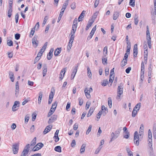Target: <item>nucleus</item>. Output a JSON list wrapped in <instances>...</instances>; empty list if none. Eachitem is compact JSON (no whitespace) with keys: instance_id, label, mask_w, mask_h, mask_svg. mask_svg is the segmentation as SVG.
I'll return each instance as SVG.
<instances>
[{"instance_id":"obj_1","label":"nucleus","mask_w":156,"mask_h":156,"mask_svg":"<svg viewBox=\"0 0 156 156\" xmlns=\"http://www.w3.org/2000/svg\"><path fill=\"white\" fill-rule=\"evenodd\" d=\"M123 84L121 83L118 86L117 89L118 95L117 97V99H120L121 95L122 94L123 90Z\"/></svg>"},{"instance_id":"obj_2","label":"nucleus","mask_w":156,"mask_h":156,"mask_svg":"<svg viewBox=\"0 0 156 156\" xmlns=\"http://www.w3.org/2000/svg\"><path fill=\"white\" fill-rule=\"evenodd\" d=\"M139 138L137 131H135L134 135V142L136 146H138L139 144Z\"/></svg>"},{"instance_id":"obj_3","label":"nucleus","mask_w":156,"mask_h":156,"mask_svg":"<svg viewBox=\"0 0 156 156\" xmlns=\"http://www.w3.org/2000/svg\"><path fill=\"white\" fill-rule=\"evenodd\" d=\"M44 146V144L41 143H39L32 149V151H35L41 149Z\"/></svg>"},{"instance_id":"obj_4","label":"nucleus","mask_w":156,"mask_h":156,"mask_svg":"<svg viewBox=\"0 0 156 156\" xmlns=\"http://www.w3.org/2000/svg\"><path fill=\"white\" fill-rule=\"evenodd\" d=\"M12 151L13 153L16 154L17 153L19 149V145L18 144H13L12 146Z\"/></svg>"},{"instance_id":"obj_5","label":"nucleus","mask_w":156,"mask_h":156,"mask_svg":"<svg viewBox=\"0 0 156 156\" xmlns=\"http://www.w3.org/2000/svg\"><path fill=\"white\" fill-rule=\"evenodd\" d=\"M32 44L35 48H36L38 44V41L37 40V37L35 35L32 39Z\"/></svg>"},{"instance_id":"obj_6","label":"nucleus","mask_w":156,"mask_h":156,"mask_svg":"<svg viewBox=\"0 0 156 156\" xmlns=\"http://www.w3.org/2000/svg\"><path fill=\"white\" fill-rule=\"evenodd\" d=\"M57 115H53L51 118L49 119L48 123V124H50L54 122L57 119Z\"/></svg>"},{"instance_id":"obj_7","label":"nucleus","mask_w":156,"mask_h":156,"mask_svg":"<svg viewBox=\"0 0 156 156\" xmlns=\"http://www.w3.org/2000/svg\"><path fill=\"white\" fill-rule=\"evenodd\" d=\"M52 127V126L51 125H49L47 126L44 130L43 133L44 134H45L49 131H50Z\"/></svg>"},{"instance_id":"obj_8","label":"nucleus","mask_w":156,"mask_h":156,"mask_svg":"<svg viewBox=\"0 0 156 156\" xmlns=\"http://www.w3.org/2000/svg\"><path fill=\"white\" fill-rule=\"evenodd\" d=\"M133 54L134 57H136L137 55V45L136 44L134 46L133 50Z\"/></svg>"},{"instance_id":"obj_9","label":"nucleus","mask_w":156,"mask_h":156,"mask_svg":"<svg viewBox=\"0 0 156 156\" xmlns=\"http://www.w3.org/2000/svg\"><path fill=\"white\" fill-rule=\"evenodd\" d=\"M77 67L78 66H75V67L74 69L73 70V71L71 74V80L73 79L74 78L77 71Z\"/></svg>"},{"instance_id":"obj_10","label":"nucleus","mask_w":156,"mask_h":156,"mask_svg":"<svg viewBox=\"0 0 156 156\" xmlns=\"http://www.w3.org/2000/svg\"><path fill=\"white\" fill-rule=\"evenodd\" d=\"M119 136L115 134L114 132H112L111 133V135L110 140L109 141V143H110L112 141L115 140Z\"/></svg>"},{"instance_id":"obj_11","label":"nucleus","mask_w":156,"mask_h":156,"mask_svg":"<svg viewBox=\"0 0 156 156\" xmlns=\"http://www.w3.org/2000/svg\"><path fill=\"white\" fill-rule=\"evenodd\" d=\"M20 104V102L18 101H16L13 105V106L12 108V111L14 112L16 111L17 109H16V107H19V105Z\"/></svg>"},{"instance_id":"obj_12","label":"nucleus","mask_w":156,"mask_h":156,"mask_svg":"<svg viewBox=\"0 0 156 156\" xmlns=\"http://www.w3.org/2000/svg\"><path fill=\"white\" fill-rule=\"evenodd\" d=\"M147 30H146V39L147 40H151V37L150 36V34L149 31V27L148 26H147L146 27Z\"/></svg>"},{"instance_id":"obj_13","label":"nucleus","mask_w":156,"mask_h":156,"mask_svg":"<svg viewBox=\"0 0 156 156\" xmlns=\"http://www.w3.org/2000/svg\"><path fill=\"white\" fill-rule=\"evenodd\" d=\"M66 68H65L63 69L61 72L60 75V76H59V78L61 80H62L63 79L64 76V75L66 71Z\"/></svg>"},{"instance_id":"obj_14","label":"nucleus","mask_w":156,"mask_h":156,"mask_svg":"<svg viewBox=\"0 0 156 156\" xmlns=\"http://www.w3.org/2000/svg\"><path fill=\"white\" fill-rule=\"evenodd\" d=\"M54 51V49L52 48L51 49L49 53L47 55V59L48 60H50L53 56L52 53Z\"/></svg>"},{"instance_id":"obj_15","label":"nucleus","mask_w":156,"mask_h":156,"mask_svg":"<svg viewBox=\"0 0 156 156\" xmlns=\"http://www.w3.org/2000/svg\"><path fill=\"white\" fill-rule=\"evenodd\" d=\"M86 11L83 10V11L78 18V21L79 22L81 21L82 20V18L84 16V15L85 14Z\"/></svg>"},{"instance_id":"obj_16","label":"nucleus","mask_w":156,"mask_h":156,"mask_svg":"<svg viewBox=\"0 0 156 156\" xmlns=\"http://www.w3.org/2000/svg\"><path fill=\"white\" fill-rule=\"evenodd\" d=\"M153 137L154 139H156V125L154 124L153 128Z\"/></svg>"},{"instance_id":"obj_17","label":"nucleus","mask_w":156,"mask_h":156,"mask_svg":"<svg viewBox=\"0 0 156 156\" xmlns=\"http://www.w3.org/2000/svg\"><path fill=\"white\" fill-rule=\"evenodd\" d=\"M61 48H57L55 50L54 55L55 56H57L60 53L61 51Z\"/></svg>"},{"instance_id":"obj_18","label":"nucleus","mask_w":156,"mask_h":156,"mask_svg":"<svg viewBox=\"0 0 156 156\" xmlns=\"http://www.w3.org/2000/svg\"><path fill=\"white\" fill-rule=\"evenodd\" d=\"M119 13V12H115L114 13L113 19L114 20H116L118 18Z\"/></svg>"},{"instance_id":"obj_19","label":"nucleus","mask_w":156,"mask_h":156,"mask_svg":"<svg viewBox=\"0 0 156 156\" xmlns=\"http://www.w3.org/2000/svg\"><path fill=\"white\" fill-rule=\"evenodd\" d=\"M96 29V25L94 26V27L93 28L90 34V38H91L93 36V35L94 34V33Z\"/></svg>"},{"instance_id":"obj_20","label":"nucleus","mask_w":156,"mask_h":156,"mask_svg":"<svg viewBox=\"0 0 156 156\" xmlns=\"http://www.w3.org/2000/svg\"><path fill=\"white\" fill-rule=\"evenodd\" d=\"M42 96L43 94L42 92H40L39 94V97L38 100V103L39 104H40L41 103Z\"/></svg>"},{"instance_id":"obj_21","label":"nucleus","mask_w":156,"mask_h":156,"mask_svg":"<svg viewBox=\"0 0 156 156\" xmlns=\"http://www.w3.org/2000/svg\"><path fill=\"white\" fill-rule=\"evenodd\" d=\"M47 44H48V42H46L44 43V45H43V46L42 48L41 49L40 51H41V52L42 53H43L44 51L45 50V49L46 48V47L47 46Z\"/></svg>"},{"instance_id":"obj_22","label":"nucleus","mask_w":156,"mask_h":156,"mask_svg":"<svg viewBox=\"0 0 156 156\" xmlns=\"http://www.w3.org/2000/svg\"><path fill=\"white\" fill-rule=\"evenodd\" d=\"M43 76L44 77L46 74L47 72V67L46 66H44L42 68Z\"/></svg>"},{"instance_id":"obj_23","label":"nucleus","mask_w":156,"mask_h":156,"mask_svg":"<svg viewBox=\"0 0 156 156\" xmlns=\"http://www.w3.org/2000/svg\"><path fill=\"white\" fill-rule=\"evenodd\" d=\"M9 76L11 81L13 82L14 80L13 73L12 72H9Z\"/></svg>"},{"instance_id":"obj_24","label":"nucleus","mask_w":156,"mask_h":156,"mask_svg":"<svg viewBox=\"0 0 156 156\" xmlns=\"http://www.w3.org/2000/svg\"><path fill=\"white\" fill-rule=\"evenodd\" d=\"M138 15L135 14L134 16V24L136 25H137L138 22Z\"/></svg>"},{"instance_id":"obj_25","label":"nucleus","mask_w":156,"mask_h":156,"mask_svg":"<svg viewBox=\"0 0 156 156\" xmlns=\"http://www.w3.org/2000/svg\"><path fill=\"white\" fill-rule=\"evenodd\" d=\"M94 110V107H91L90 108L88 111V116H90L92 115Z\"/></svg>"},{"instance_id":"obj_26","label":"nucleus","mask_w":156,"mask_h":156,"mask_svg":"<svg viewBox=\"0 0 156 156\" xmlns=\"http://www.w3.org/2000/svg\"><path fill=\"white\" fill-rule=\"evenodd\" d=\"M144 128L140 127V131L139 132V135L140 136V138L142 137L143 136Z\"/></svg>"},{"instance_id":"obj_27","label":"nucleus","mask_w":156,"mask_h":156,"mask_svg":"<svg viewBox=\"0 0 156 156\" xmlns=\"http://www.w3.org/2000/svg\"><path fill=\"white\" fill-rule=\"evenodd\" d=\"M149 156H155L152 148H151L150 150L149 151Z\"/></svg>"},{"instance_id":"obj_28","label":"nucleus","mask_w":156,"mask_h":156,"mask_svg":"<svg viewBox=\"0 0 156 156\" xmlns=\"http://www.w3.org/2000/svg\"><path fill=\"white\" fill-rule=\"evenodd\" d=\"M55 150L59 152H61V147L60 146H56L55 148Z\"/></svg>"},{"instance_id":"obj_29","label":"nucleus","mask_w":156,"mask_h":156,"mask_svg":"<svg viewBox=\"0 0 156 156\" xmlns=\"http://www.w3.org/2000/svg\"><path fill=\"white\" fill-rule=\"evenodd\" d=\"M57 105V102L56 101L55 102L52 104V106H51V109H53L54 110H55V109H56V108Z\"/></svg>"},{"instance_id":"obj_30","label":"nucleus","mask_w":156,"mask_h":156,"mask_svg":"<svg viewBox=\"0 0 156 156\" xmlns=\"http://www.w3.org/2000/svg\"><path fill=\"white\" fill-rule=\"evenodd\" d=\"M86 147V144H83L81 147V148L80 150V153L82 154L84 152L85 150V147Z\"/></svg>"},{"instance_id":"obj_31","label":"nucleus","mask_w":156,"mask_h":156,"mask_svg":"<svg viewBox=\"0 0 156 156\" xmlns=\"http://www.w3.org/2000/svg\"><path fill=\"white\" fill-rule=\"evenodd\" d=\"M108 105L110 108H111L112 106V101L111 98L110 97L108 98Z\"/></svg>"},{"instance_id":"obj_32","label":"nucleus","mask_w":156,"mask_h":156,"mask_svg":"<svg viewBox=\"0 0 156 156\" xmlns=\"http://www.w3.org/2000/svg\"><path fill=\"white\" fill-rule=\"evenodd\" d=\"M36 137H34L33 140L32 141L31 143V146H34L36 144Z\"/></svg>"},{"instance_id":"obj_33","label":"nucleus","mask_w":156,"mask_h":156,"mask_svg":"<svg viewBox=\"0 0 156 156\" xmlns=\"http://www.w3.org/2000/svg\"><path fill=\"white\" fill-rule=\"evenodd\" d=\"M152 133L150 129H149L148 131V139H149L151 140L152 139Z\"/></svg>"},{"instance_id":"obj_34","label":"nucleus","mask_w":156,"mask_h":156,"mask_svg":"<svg viewBox=\"0 0 156 156\" xmlns=\"http://www.w3.org/2000/svg\"><path fill=\"white\" fill-rule=\"evenodd\" d=\"M138 111L136 110H135V109H133V111L132 112V115L133 117H135Z\"/></svg>"},{"instance_id":"obj_35","label":"nucleus","mask_w":156,"mask_h":156,"mask_svg":"<svg viewBox=\"0 0 156 156\" xmlns=\"http://www.w3.org/2000/svg\"><path fill=\"white\" fill-rule=\"evenodd\" d=\"M140 105L141 103H138L136 105L133 109H135V110L137 109V111H138L140 107Z\"/></svg>"},{"instance_id":"obj_36","label":"nucleus","mask_w":156,"mask_h":156,"mask_svg":"<svg viewBox=\"0 0 156 156\" xmlns=\"http://www.w3.org/2000/svg\"><path fill=\"white\" fill-rule=\"evenodd\" d=\"M135 0H130L129 5H130L133 7L135 5Z\"/></svg>"},{"instance_id":"obj_37","label":"nucleus","mask_w":156,"mask_h":156,"mask_svg":"<svg viewBox=\"0 0 156 156\" xmlns=\"http://www.w3.org/2000/svg\"><path fill=\"white\" fill-rule=\"evenodd\" d=\"M104 54L105 56H106L108 52V47L107 46H105L103 49Z\"/></svg>"},{"instance_id":"obj_38","label":"nucleus","mask_w":156,"mask_h":156,"mask_svg":"<svg viewBox=\"0 0 156 156\" xmlns=\"http://www.w3.org/2000/svg\"><path fill=\"white\" fill-rule=\"evenodd\" d=\"M121 131V129L120 128H118L115 132L114 133L118 136H119Z\"/></svg>"},{"instance_id":"obj_39","label":"nucleus","mask_w":156,"mask_h":156,"mask_svg":"<svg viewBox=\"0 0 156 156\" xmlns=\"http://www.w3.org/2000/svg\"><path fill=\"white\" fill-rule=\"evenodd\" d=\"M97 15L98 13L97 12L95 13L92 16L91 20H93L94 21L95 19L96 18L97 16Z\"/></svg>"},{"instance_id":"obj_40","label":"nucleus","mask_w":156,"mask_h":156,"mask_svg":"<svg viewBox=\"0 0 156 156\" xmlns=\"http://www.w3.org/2000/svg\"><path fill=\"white\" fill-rule=\"evenodd\" d=\"M102 62L104 65H105L107 64V58H102Z\"/></svg>"},{"instance_id":"obj_41","label":"nucleus","mask_w":156,"mask_h":156,"mask_svg":"<svg viewBox=\"0 0 156 156\" xmlns=\"http://www.w3.org/2000/svg\"><path fill=\"white\" fill-rule=\"evenodd\" d=\"M30 147V145L29 144H28L26 145L23 150H25L26 151H27V152L28 153Z\"/></svg>"},{"instance_id":"obj_42","label":"nucleus","mask_w":156,"mask_h":156,"mask_svg":"<svg viewBox=\"0 0 156 156\" xmlns=\"http://www.w3.org/2000/svg\"><path fill=\"white\" fill-rule=\"evenodd\" d=\"M102 146H99V147L97 149L96 151L95 152V154H98L100 151L101 150V149L102 148Z\"/></svg>"},{"instance_id":"obj_43","label":"nucleus","mask_w":156,"mask_h":156,"mask_svg":"<svg viewBox=\"0 0 156 156\" xmlns=\"http://www.w3.org/2000/svg\"><path fill=\"white\" fill-rule=\"evenodd\" d=\"M141 72H144V65L143 62L141 63Z\"/></svg>"},{"instance_id":"obj_44","label":"nucleus","mask_w":156,"mask_h":156,"mask_svg":"<svg viewBox=\"0 0 156 156\" xmlns=\"http://www.w3.org/2000/svg\"><path fill=\"white\" fill-rule=\"evenodd\" d=\"M12 12V9H9L8 11V16L10 18L11 16Z\"/></svg>"},{"instance_id":"obj_45","label":"nucleus","mask_w":156,"mask_h":156,"mask_svg":"<svg viewBox=\"0 0 156 156\" xmlns=\"http://www.w3.org/2000/svg\"><path fill=\"white\" fill-rule=\"evenodd\" d=\"M55 111L54 110H52V109H50L49 112H48V117H49L50 116H51L53 113Z\"/></svg>"},{"instance_id":"obj_46","label":"nucleus","mask_w":156,"mask_h":156,"mask_svg":"<svg viewBox=\"0 0 156 156\" xmlns=\"http://www.w3.org/2000/svg\"><path fill=\"white\" fill-rule=\"evenodd\" d=\"M7 43L9 46H11L13 45V42L12 40H8Z\"/></svg>"},{"instance_id":"obj_47","label":"nucleus","mask_w":156,"mask_h":156,"mask_svg":"<svg viewBox=\"0 0 156 156\" xmlns=\"http://www.w3.org/2000/svg\"><path fill=\"white\" fill-rule=\"evenodd\" d=\"M35 32V28L32 29L30 32V37H31L34 35Z\"/></svg>"},{"instance_id":"obj_48","label":"nucleus","mask_w":156,"mask_h":156,"mask_svg":"<svg viewBox=\"0 0 156 156\" xmlns=\"http://www.w3.org/2000/svg\"><path fill=\"white\" fill-rule=\"evenodd\" d=\"M28 153L27 152V151H26L25 150H23L21 156H26Z\"/></svg>"},{"instance_id":"obj_49","label":"nucleus","mask_w":156,"mask_h":156,"mask_svg":"<svg viewBox=\"0 0 156 156\" xmlns=\"http://www.w3.org/2000/svg\"><path fill=\"white\" fill-rule=\"evenodd\" d=\"M72 44L73 43H71L69 42V44L67 47V51L68 52H69L70 51L71 47L72 46Z\"/></svg>"},{"instance_id":"obj_50","label":"nucleus","mask_w":156,"mask_h":156,"mask_svg":"<svg viewBox=\"0 0 156 156\" xmlns=\"http://www.w3.org/2000/svg\"><path fill=\"white\" fill-rule=\"evenodd\" d=\"M144 72H140V80H144Z\"/></svg>"},{"instance_id":"obj_51","label":"nucleus","mask_w":156,"mask_h":156,"mask_svg":"<svg viewBox=\"0 0 156 156\" xmlns=\"http://www.w3.org/2000/svg\"><path fill=\"white\" fill-rule=\"evenodd\" d=\"M29 119V117L27 116V115H26L25 117V123L27 124L28 122Z\"/></svg>"},{"instance_id":"obj_52","label":"nucleus","mask_w":156,"mask_h":156,"mask_svg":"<svg viewBox=\"0 0 156 156\" xmlns=\"http://www.w3.org/2000/svg\"><path fill=\"white\" fill-rule=\"evenodd\" d=\"M20 34L18 33L16 34H15V38L16 39L18 40L20 39Z\"/></svg>"},{"instance_id":"obj_53","label":"nucleus","mask_w":156,"mask_h":156,"mask_svg":"<svg viewBox=\"0 0 156 156\" xmlns=\"http://www.w3.org/2000/svg\"><path fill=\"white\" fill-rule=\"evenodd\" d=\"M147 42L149 48H151V40H147Z\"/></svg>"},{"instance_id":"obj_54","label":"nucleus","mask_w":156,"mask_h":156,"mask_svg":"<svg viewBox=\"0 0 156 156\" xmlns=\"http://www.w3.org/2000/svg\"><path fill=\"white\" fill-rule=\"evenodd\" d=\"M71 8L73 9H74L76 8V3L74 2H73L71 5Z\"/></svg>"},{"instance_id":"obj_55","label":"nucleus","mask_w":156,"mask_h":156,"mask_svg":"<svg viewBox=\"0 0 156 156\" xmlns=\"http://www.w3.org/2000/svg\"><path fill=\"white\" fill-rule=\"evenodd\" d=\"M108 83V80H104L103 83L101 84L103 86H105Z\"/></svg>"},{"instance_id":"obj_56","label":"nucleus","mask_w":156,"mask_h":156,"mask_svg":"<svg viewBox=\"0 0 156 156\" xmlns=\"http://www.w3.org/2000/svg\"><path fill=\"white\" fill-rule=\"evenodd\" d=\"M78 100L79 101V104L80 105V106L82 105L83 103V100L80 98H78Z\"/></svg>"},{"instance_id":"obj_57","label":"nucleus","mask_w":156,"mask_h":156,"mask_svg":"<svg viewBox=\"0 0 156 156\" xmlns=\"http://www.w3.org/2000/svg\"><path fill=\"white\" fill-rule=\"evenodd\" d=\"M99 2V0H95L94 3V7L96 8L98 6Z\"/></svg>"},{"instance_id":"obj_58","label":"nucleus","mask_w":156,"mask_h":156,"mask_svg":"<svg viewBox=\"0 0 156 156\" xmlns=\"http://www.w3.org/2000/svg\"><path fill=\"white\" fill-rule=\"evenodd\" d=\"M32 121H34L36 119L37 115L35 114H33L32 115Z\"/></svg>"},{"instance_id":"obj_59","label":"nucleus","mask_w":156,"mask_h":156,"mask_svg":"<svg viewBox=\"0 0 156 156\" xmlns=\"http://www.w3.org/2000/svg\"><path fill=\"white\" fill-rule=\"evenodd\" d=\"M63 15V14L60 13V14H59V16H58V20L57 22L58 23L60 21Z\"/></svg>"},{"instance_id":"obj_60","label":"nucleus","mask_w":156,"mask_h":156,"mask_svg":"<svg viewBox=\"0 0 156 156\" xmlns=\"http://www.w3.org/2000/svg\"><path fill=\"white\" fill-rule=\"evenodd\" d=\"M128 57V54L127 53H126L125 54L123 58V60H124L125 61H127V58Z\"/></svg>"},{"instance_id":"obj_61","label":"nucleus","mask_w":156,"mask_h":156,"mask_svg":"<svg viewBox=\"0 0 156 156\" xmlns=\"http://www.w3.org/2000/svg\"><path fill=\"white\" fill-rule=\"evenodd\" d=\"M114 77L113 78V77H110H110H109V83H111V86L112 85V83L113 81L114 80Z\"/></svg>"},{"instance_id":"obj_62","label":"nucleus","mask_w":156,"mask_h":156,"mask_svg":"<svg viewBox=\"0 0 156 156\" xmlns=\"http://www.w3.org/2000/svg\"><path fill=\"white\" fill-rule=\"evenodd\" d=\"M102 132V131L100 127H99V128L98 129V133L97 134V137L99 136L100 135V134Z\"/></svg>"},{"instance_id":"obj_63","label":"nucleus","mask_w":156,"mask_h":156,"mask_svg":"<svg viewBox=\"0 0 156 156\" xmlns=\"http://www.w3.org/2000/svg\"><path fill=\"white\" fill-rule=\"evenodd\" d=\"M54 95V94L52 91H51L49 95V98L51 99H53Z\"/></svg>"},{"instance_id":"obj_64","label":"nucleus","mask_w":156,"mask_h":156,"mask_svg":"<svg viewBox=\"0 0 156 156\" xmlns=\"http://www.w3.org/2000/svg\"><path fill=\"white\" fill-rule=\"evenodd\" d=\"M131 68L130 67H128L126 69V72L127 73H129L131 70Z\"/></svg>"}]
</instances>
